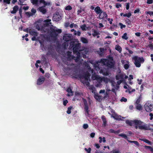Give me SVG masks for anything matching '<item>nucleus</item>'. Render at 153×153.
Returning a JSON list of instances; mask_svg holds the SVG:
<instances>
[{"label":"nucleus","instance_id":"4be33fe9","mask_svg":"<svg viewBox=\"0 0 153 153\" xmlns=\"http://www.w3.org/2000/svg\"><path fill=\"white\" fill-rule=\"evenodd\" d=\"M94 11L97 14H99L102 11L100 7L99 6L96 7L94 9Z\"/></svg>","mask_w":153,"mask_h":153},{"label":"nucleus","instance_id":"20e7f679","mask_svg":"<svg viewBox=\"0 0 153 153\" xmlns=\"http://www.w3.org/2000/svg\"><path fill=\"white\" fill-rule=\"evenodd\" d=\"M108 59H101L99 63H102L110 68L113 67L115 64L113 57L109 56Z\"/></svg>","mask_w":153,"mask_h":153},{"label":"nucleus","instance_id":"f257e3e1","mask_svg":"<svg viewBox=\"0 0 153 153\" xmlns=\"http://www.w3.org/2000/svg\"><path fill=\"white\" fill-rule=\"evenodd\" d=\"M80 44H78L76 45L73 48V52L76 56L74 57L76 58L74 59L76 62H78L80 60V53H82L83 57L85 58L86 56L85 54H87L89 51V49L88 48L84 47L82 49L80 50Z\"/></svg>","mask_w":153,"mask_h":153},{"label":"nucleus","instance_id":"c756f323","mask_svg":"<svg viewBox=\"0 0 153 153\" xmlns=\"http://www.w3.org/2000/svg\"><path fill=\"white\" fill-rule=\"evenodd\" d=\"M111 117H113L115 119L118 120V119H120L121 118H120L121 117V116H118L117 115V114H115L114 116H113L112 115H111Z\"/></svg>","mask_w":153,"mask_h":153},{"label":"nucleus","instance_id":"9d476101","mask_svg":"<svg viewBox=\"0 0 153 153\" xmlns=\"http://www.w3.org/2000/svg\"><path fill=\"white\" fill-rule=\"evenodd\" d=\"M121 62L122 64L123 65V67L126 70H127L129 68L130 64L128 61L125 60H122L121 61Z\"/></svg>","mask_w":153,"mask_h":153},{"label":"nucleus","instance_id":"aec40b11","mask_svg":"<svg viewBox=\"0 0 153 153\" xmlns=\"http://www.w3.org/2000/svg\"><path fill=\"white\" fill-rule=\"evenodd\" d=\"M101 119L102 120L103 123L102 126H103L105 127L106 126L107 123L106 118L104 116L102 115L101 117Z\"/></svg>","mask_w":153,"mask_h":153},{"label":"nucleus","instance_id":"7ed1b4c3","mask_svg":"<svg viewBox=\"0 0 153 153\" xmlns=\"http://www.w3.org/2000/svg\"><path fill=\"white\" fill-rule=\"evenodd\" d=\"M90 75L89 73L87 72L84 74L81 77V79L82 82L85 84L88 87V88L92 90V92H94V91L95 90V88L93 85H90L89 81H90Z\"/></svg>","mask_w":153,"mask_h":153},{"label":"nucleus","instance_id":"f8f14e48","mask_svg":"<svg viewBox=\"0 0 153 153\" xmlns=\"http://www.w3.org/2000/svg\"><path fill=\"white\" fill-rule=\"evenodd\" d=\"M99 93L100 94H104V96L102 97V98H103L104 99H105L106 98H108L109 97L108 93L106 92L105 90L104 89L100 90L99 91Z\"/></svg>","mask_w":153,"mask_h":153},{"label":"nucleus","instance_id":"6ab92c4d","mask_svg":"<svg viewBox=\"0 0 153 153\" xmlns=\"http://www.w3.org/2000/svg\"><path fill=\"white\" fill-rule=\"evenodd\" d=\"M45 7V6L39 7L38 9L43 14L45 13L46 12V10Z\"/></svg>","mask_w":153,"mask_h":153},{"label":"nucleus","instance_id":"4468645a","mask_svg":"<svg viewBox=\"0 0 153 153\" xmlns=\"http://www.w3.org/2000/svg\"><path fill=\"white\" fill-rule=\"evenodd\" d=\"M72 35L70 34H65L63 36V39L66 41H70L71 39Z\"/></svg>","mask_w":153,"mask_h":153},{"label":"nucleus","instance_id":"09e8293b","mask_svg":"<svg viewBox=\"0 0 153 153\" xmlns=\"http://www.w3.org/2000/svg\"><path fill=\"white\" fill-rule=\"evenodd\" d=\"M74 34L75 35L80 36L81 34V32L79 31H75L74 33Z\"/></svg>","mask_w":153,"mask_h":153},{"label":"nucleus","instance_id":"ddd939ff","mask_svg":"<svg viewBox=\"0 0 153 153\" xmlns=\"http://www.w3.org/2000/svg\"><path fill=\"white\" fill-rule=\"evenodd\" d=\"M36 9L32 8L31 10V12H28L26 13V14L27 16L29 17L31 16H33L35 15V14L36 12Z\"/></svg>","mask_w":153,"mask_h":153},{"label":"nucleus","instance_id":"3c124183","mask_svg":"<svg viewBox=\"0 0 153 153\" xmlns=\"http://www.w3.org/2000/svg\"><path fill=\"white\" fill-rule=\"evenodd\" d=\"M85 150L88 153H90L91 151V149L90 148H89L88 149L86 148H85Z\"/></svg>","mask_w":153,"mask_h":153},{"label":"nucleus","instance_id":"1a4fd4ad","mask_svg":"<svg viewBox=\"0 0 153 153\" xmlns=\"http://www.w3.org/2000/svg\"><path fill=\"white\" fill-rule=\"evenodd\" d=\"M144 107L147 112H149L153 110V105L149 102H147L145 104Z\"/></svg>","mask_w":153,"mask_h":153},{"label":"nucleus","instance_id":"5fc2aeb1","mask_svg":"<svg viewBox=\"0 0 153 153\" xmlns=\"http://www.w3.org/2000/svg\"><path fill=\"white\" fill-rule=\"evenodd\" d=\"M88 127V125L87 124H84L83 125V128L85 129H87Z\"/></svg>","mask_w":153,"mask_h":153},{"label":"nucleus","instance_id":"a19ab883","mask_svg":"<svg viewBox=\"0 0 153 153\" xmlns=\"http://www.w3.org/2000/svg\"><path fill=\"white\" fill-rule=\"evenodd\" d=\"M55 32L56 33V32L57 33H56V35H57L58 33H61L62 32V30L61 29H57L54 30Z\"/></svg>","mask_w":153,"mask_h":153},{"label":"nucleus","instance_id":"e2e57ef3","mask_svg":"<svg viewBox=\"0 0 153 153\" xmlns=\"http://www.w3.org/2000/svg\"><path fill=\"white\" fill-rule=\"evenodd\" d=\"M129 7V3H126V9L127 10H128Z\"/></svg>","mask_w":153,"mask_h":153},{"label":"nucleus","instance_id":"bb28decb","mask_svg":"<svg viewBox=\"0 0 153 153\" xmlns=\"http://www.w3.org/2000/svg\"><path fill=\"white\" fill-rule=\"evenodd\" d=\"M81 41L83 43L86 44L88 42V40L87 39L82 37L81 38Z\"/></svg>","mask_w":153,"mask_h":153},{"label":"nucleus","instance_id":"b1692460","mask_svg":"<svg viewBox=\"0 0 153 153\" xmlns=\"http://www.w3.org/2000/svg\"><path fill=\"white\" fill-rule=\"evenodd\" d=\"M18 7L17 6H15L13 9V10L11 11V13L12 14L15 13L18 10Z\"/></svg>","mask_w":153,"mask_h":153},{"label":"nucleus","instance_id":"c85d7f7f","mask_svg":"<svg viewBox=\"0 0 153 153\" xmlns=\"http://www.w3.org/2000/svg\"><path fill=\"white\" fill-rule=\"evenodd\" d=\"M31 1L33 4L37 5L38 2V1L40 2V0H31Z\"/></svg>","mask_w":153,"mask_h":153},{"label":"nucleus","instance_id":"0e129e2a","mask_svg":"<svg viewBox=\"0 0 153 153\" xmlns=\"http://www.w3.org/2000/svg\"><path fill=\"white\" fill-rule=\"evenodd\" d=\"M69 25V23L68 22H65V26L66 27H68Z\"/></svg>","mask_w":153,"mask_h":153},{"label":"nucleus","instance_id":"a211bd4d","mask_svg":"<svg viewBox=\"0 0 153 153\" xmlns=\"http://www.w3.org/2000/svg\"><path fill=\"white\" fill-rule=\"evenodd\" d=\"M94 97L97 100L99 101H100L102 99V96L100 95L97 93H94Z\"/></svg>","mask_w":153,"mask_h":153},{"label":"nucleus","instance_id":"4c0bfd02","mask_svg":"<svg viewBox=\"0 0 153 153\" xmlns=\"http://www.w3.org/2000/svg\"><path fill=\"white\" fill-rule=\"evenodd\" d=\"M131 15V13H127L124 14L123 15V16L124 17H127L128 18H129Z\"/></svg>","mask_w":153,"mask_h":153},{"label":"nucleus","instance_id":"79ce46f5","mask_svg":"<svg viewBox=\"0 0 153 153\" xmlns=\"http://www.w3.org/2000/svg\"><path fill=\"white\" fill-rule=\"evenodd\" d=\"M143 141L144 142H145L146 143H147L149 145H151L152 144V142H150V141H149V140H148L144 139V140H143Z\"/></svg>","mask_w":153,"mask_h":153},{"label":"nucleus","instance_id":"a18cd8bd","mask_svg":"<svg viewBox=\"0 0 153 153\" xmlns=\"http://www.w3.org/2000/svg\"><path fill=\"white\" fill-rule=\"evenodd\" d=\"M69 26L71 28H72L73 27H78L77 25L76 24H74V23L71 24Z\"/></svg>","mask_w":153,"mask_h":153},{"label":"nucleus","instance_id":"f3484780","mask_svg":"<svg viewBox=\"0 0 153 153\" xmlns=\"http://www.w3.org/2000/svg\"><path fill=\"white\" fill-rule=\"evenodd\" d=\"M45 80V78L44 77H40L37 80V84L38 85H41L43 82Z\"/></svg>","mask_w":153,"mask_h":153},{"label":"nucleus","instance_id":"ea45409f","mask_svg":"<svg viewBox=\"0 0 153 153\" xmlns=\"http://www.w3.org/2000/svg\"><path fill=\"white\" fill-rule=\"evenodd\" d=\"M73 107L71 106L69 107L68 108V110L67 111V113L68 114H70L71 113V110L72 108Z\"/></svg>","mask_w":153,"mask_h":153},{"label":"nucleus","instance_id":"338daca9","mask_svg":"<svg viewBox=\"0 0 153 153\" xmlns=\"http://www.w3.org/2000/svg\"><path fill=\"white\" fill-rule=\"evenodd\" d=\"M146 13L147 14H149L150 16L153 15V12L152 11H149L147 12Z\"/></svg>","mask_w":153,"mask_h":153},{"label":"nucleus","instance_id":"9b49d317","mask_svg":"<svg viewBox=\"0 0 153 153\" xmlns=\"http://www.w3.org/2000/svg\"><path fill=\"white\" fill-rule=\"evenodd\" d=\"M62 15L57 13L55 14L53 17V19L56 21H58L62 18Z\"/></svg>","mask_w":153,"mask_h":153},{"label":"nucleus","instance_id":"e433bc0d","mask_svg":"<svg viewBox=\"0 0 153 153\" xmlns=\"http://www.w3.org/2000/svg\"><path fill=\"white\" fill-rule=\"evenodd\" d=\"M119 136L125 139H127V137L126 135L124 134H119Z\"/></svg>","mask_w":153,"mask_h":153},{"label":"nucleus","instance_id":"c03bdc74","mask_svg":"<svg viewBox=\"0 0 153 153\" xmlns=\"http://www.w3.org/2000/svg\"><path fill=\"white\" fill-rule=\"evenodd\" d=\"M99 34V33L97 31L94 30L93 33H92V35L94 36H95Z\"/></svg>","mask_w":153,"mask_h":153},{"label":"nucleus","instance_id":"0eeeda50","mask_svg":"<svg viewBox=\"0 0 153 153\" xmlns=\"http://www.w3.org/2000/svg\"><path fill=\"white\" fill-rule=\"evenodd\" d=\"M42 22V21H41L40 20H38L36 22L35 25L36 28L38 30H40L41 32L43 33L44 32H45V31L43 29Z\"/></svg>","mask_w":153,"mask_h":153},{"label":"nucleus","instance_id":"58836bf2","mask_svg":"<svg viewBox=\"0 0 153 153\" xmlns=\"http://www.w3.org/2000/svg\"><path fill=\"white\" fill-rule=\"evenodd\" d=\"M84 11V10L82 9L81 7L80 9L77 10V15H79L80 13H81L82 11Z\"/></svg>","mask_w":153,"mask_h":153},{"label":"nucleus","instance_id":"4d7b16f0","mask_svg":"<svg viewBox=\"0 0 153 153\" xmlns=\"http://www.w3.org/2000/svg\"><path fill=\"white\" fill-rule=\"evenodd\" d=\"M149 116L150 117V119L152 120L153 119V114L152 113H150L149 114Z\"/></svg>","mask_w":153,"mask_h":153},{"label":"nucleus","instance_id":"680f3d73","mask_svg":"<svg viewBox=\"0 0 153 153\" xmlns=\"http://www.w3.org/2000/svg\"><path fill=\"white\" fill-rule=\"evenodd\" d=\"M137 80L138 81V83L139 85H140L142 83V82L143 81V80L142 79L139 80V79H138Z\"/></svg>","mask_w":153,"mask_h":153},{"label":"nucleus","instance_id":"39448f33","mask_svg":"<svg viewBox=\"0 0 153 153\" xmlns=\"http://www.w3.org/2000/svg\"><path fill=\"white\" fill-rule=\"evenodd\" d=\"M91 77L93 80H96L100 82H102V81H103L105 83H107L110 81L108 79L105 77H101L95 73L92 74Z\"/></svg>","mask_w":153,"mask_h":153},{"label":"nucleus","instance_id":"cd10ccee","mask_svg":"<svg viewBox=\"0 0 153 153\" xmlns=\"http://www.w3.org/2000/svg\"><path fill=\"white\" fill-rule=\"evenodd\" d=\"M99 72L100 74H102L104 75L107 76L108 75V72L107 71L105 72L104 71V70H101Z\"/></svg>","mask_w":153,"mask_h":153},{"label":"nucleus","instance_id":"f704fd0d","mask_svg":"<svg viewBox=\"0 0 153 153\" xmlns=\"http://www.w3.org/2000/svg\"><path fill=\"white\" fill-rule=\"evenodd\" d=\"M131 88H129V89H128V91H126V92L128 91L129 93L130 94L131 93L134 92L135 91V89H132L131 90Z\"/></svg>","mask_w":153,"mask_h":153},{"label":"nucleus","instance_id":"473e14b6","mask_svg":"<svg viewBox=\"0 0 153 153\" xmlns=\"http://www.w3.org/2000/svg\"><path fill=\"white\" fill-rule=\"evenodd\" d=\"M136 107L137 110H140L142 109V106L140 104L136 105Z\"/></svg>","mask_w":153,"mask_h":153},{"label":"nucleus","instance_id":"393cba45","mask_svg":"<svg viewBox=\"0 0 153 153\" xmlns=\"http://www.w3.org/2000/svg\"><path fill=\"white\" fill-rule=\"evenodd\" d=\"M115 49L118 51L120 53L121 52L122 49L119 45H117L115 46Z\"/></svg>","mask_w":153,"mask_h":153},{"label":"nucleus","instance_id":"603ef678","mask_svg":"<svg viewBox=\"0 0 153 153\" xmlns=\"http://www.w3.org/2000/svg\"><path fill=\"white\" fill-rule=\"evenodd\" d=\"M122 6L121 4L119 3H116V8H118L120 7H121Z\"/></svg>","mask_w":153,"mask_h":153},{"label":"nucleus","instance_id":"bf43d9fd","mask_svg":"<svg viewBox=\"0 0 153 153\" xmlns=\"http://www.w3.org/2000/svg\"><path fill=\"white\" fill-rule=\"evenodd\" d=\"M153 2V0H147V3L148 4H151Z\"/></svg>","mask_w":153,"mask_h":153},{"label":"nucleus","instance_id":"774afa93","mask_svg":"<svg viewBox=\"0 0 153 153\" xmlns=\"http://www.w3.org/2000/svg\"><path fill=\"white\" fill-rule=\"evenodd\" d=\"M68 102V100H66L63 101V105L65 106Z\"/></svg>","mask_w":153,"mask_h":153},{"label":"nucleus","instance_id":"8fccbe9b","mask_svg":"<svg viewBox=\"0 0 153 153\" xmlns=\"http://www.w3.org/2000/svg\"><path fill=\"white\" fill-rule=\"evenodd\" d=\"M120 101L122 102H126L127 101V99L124 97H122L120 99Z\"/></svg>","mask_w":153,"mask_h":153},{"label":"nucleus","instance_id":"5701e85b","mask_svg":"<svg viewBox=\"0 0 153 153\" xmlns=\"http://www.w3.org/2000/svg\"><path fill=\"white\" fill-rule=\"evenodd\" d=\"M40 3H43L45 6L49 5L51 4L50 1L45 2L44 0H40Z\"/></svg>","mask_w":153,"mask_h":153},{"label":"nucleus","instance_id":"c9c22d12","mask_svg":"<svg viewBox=\"0 0 153 153\" xmlns=\"http://www.w3.org/2000/svg\"><path fill=\"white\" fill-rule=\"evenodd\" d=\"M122 39L125 40H127L128 39V37L127 36V34L126 33H125L122 36Z\"/></svg>","mask_w":153,"mask_h":153},{"label":"nucleus","instance_id":"052dcab7","mask_svg":"<svg viewBox=\"0 0 153 153\" xmlns=\"http://www.w3.org/2000/svg\"><path fill=\"white\" fill-rule=\"evenodd\" d=\"M100 50L101 53H99L100 55L102 54L103 53V51H104V49L102 48H100Z\"/></svg>","mask_w":153,"mask_h":153},{"label":"nucleus","instance_id":"a878e982","mask_svg":"<svg viewBox=\"0 0 153 153\" xmlns=\"http://www.w3.org/2000/svg\"><path fill=\"white\" fill-rule=\"evenodd\" d=\"M30 34L34 36H37L38 35V33L37 32L33 30H30L29 31Z\"/></svg>","mask_w":153,"mask_h":153},{"label":"nucleus","instance_id":"2eb2a0df","mask_svg":"<svg viewBox=\"0 0 153 153\" xmlns=\"http://www.w3.org/2000/svg\"><path fill=\"white\" fill-rule=\"evenodd\" d=\"M99 14V18L100 19H107L108 16L105 13L102 11Z\"/></svg>","mask_w":153,"mask_h":153},{"label":"nucleus","instance_id":"72a5a7b5","mask_svg":"<svg viewBox=\"0 0 153 153\" xmlns=\"http://www.w3.org/2000/svg\"><path fill=\"white\" fill-rule=\"evenodd\" d=\"M145 148L146 149H149L151 152H153V148L150 146H145Z\"/></svg>","mask_w":153,"mask_h":153},{"label":"nucleus","instance_id":"69168bd1","mask_svg":"<svg viewBox=\"0 0 153 153\" xmlns=\"http://www.w3.org/2000/svg\"><path fill=\"white\" fill-rule=\"evenodd\" d=\"M95 67L97 71H99L100 69L99 65H97Z\"/></svg>","mask_w":153,"mask_h":153},{"label":"nucleus","instance_id":"f03ea898","mask_svg":"<svg viewBox=\"0 0 153 153\" xmlns=\"http://www.w3.org/2000/svg\"><path fill=\"white\" fill-rule=\"evenodd\" d=\"M126 123L130 126H135V128L137 129L138 128L141 130H147L151 129L149 126L145 124L143 122L140 120H128L126 121Z\"/></svg>","mask_w":153,"mask_h":153},{"label":"nucleus","instance_id":"2f4dec72","mask_svg":"<svg viewBox=\"0 0 153 153\" xmlns=\"http://www.w3.org/2000/svg\"><path fill=\"white\" fill-rule=\"evenodd\" d=\"M127 140L128 142L130 143H133L134 144H135L136 145H137V146H138L139 145V144L137 141H131V140Z\"/></svg>","mask_w":153,"mask_h":153},{"label":"nucleus","instance_id":"423d86ee","mask_svg":"<svg viewBox=\"0 0 153 153\" xmlns=\"http://www.w3.org/2000/svg\"><path fill=\"white\" fill-rule=\"evenodd\" d=\"M132 59L134 61V64L136 67H140L141 66L140 63L144 62V59L143 58H140L135 56L132 57Z\"/></svg>","mask_w":153,"mask_h":153},{"label":"nucleus","instance_id":"49530a36","mask_svg":"<svg viewBox=\"0 0 153 153\" xmlns=\"http://www.w3.org/2000/svg\"><path fill=\"white\" fill-rule=\"evenodd\" d=\"M97 81L98 82V83L95 84V86L96 87H97L100 88L101 86V82H99V81Z\"/></svg>","mask_w":153,"mask_h":153},{"label":"nucleus","instance_id":"13d9d810","mask_svg":"<svg viewBox=\"0 0 153 153\" xmlns=\"http://www.w3.org/2000/svg\"><path fill=\"white\" fill-rule=\"evenodd\" d=\"M107 19L109 21V23L110 24H112L113 21V19H111L110 18H108Z\"/></svg>","mask_w":153,"mask_h":153},{"label":"nucleus","instance_id":"de8ad7c7","mask_svg":"<svg viewBox=\"0 0 153 153\" xmlns=\"http://www.w3.org/2000/svg\"><path fill=\"white\" fill-rule=\"evenodd\" d=\"M72 7L70 5H68L65 7V10H71Z\"/></svg>","mask_w":153,"mask_h":153},{"label":"nucleus","instance_id":"37998d69","mask_svg":"<svg viewBox=\"0 0 153 153\" xmlns=\"http://www.w3.org/2000/svg\"><path fill=\"white\" fill-rule=\"evenodd\" d=\"M82 30H85L86 29V26L85 25H83L80 26Z\"/></svg>","mask_w":153,"mask_h":153},{"label":"nucleus","instance_id":"6e6d98bb","mask_svg":"<svg viewBox=\"0 0 153 153\" xmlns=\"http://www.w3.org/2000/svg\"><path fill=\"white\" fill-rule=\"evenodd\" d=\"M4 2L7 4H9L10 3V0H3Z\"/></svg>","mask_w":153,"mask_h":153},{"label":"nucleus","instance_id":"412c9836","mask_svg":"<svg viewBox=\"0 0 153 153\" xmlns=\"http://www.w3.org/2000/svg\"><path fill=\"white\" fill-rule=\"evenodd\" d=\"M66 91L68 93V94H67V96H70L73 95V91L70 88H68L66 90Z\"/></svg>","mask_w":153,"mask_h":153},{"label":"nucleus","instance_id":"dca6fc26","mask_svg":"<svg viewBox=\"0 0 153 153\" xmlns=\"http://www.w3.org/2000/svg\"><path fill=\"white\" fill-rule=\"evenodd\" d=\"M83 102L84 103V108L85 110V111L88 114L89 111L88 110V104H87V101L86 100L84 99H82Z\"/></svg>","mask_w":153,"mask_h":153},{"label":"nucleus","instance_id":"864d4df0","mask_svg":"<svg viewBox=\"0 0 153 153\" xmlns=\"http://www.w3.org/2000/svg\"><path fill=\"white\" fill-rule=\"evenodd\" d=\"M119 24L120 26V28L121 29H122L123 28H125L126 27V25H123L121 23H119Z\"/></svg>","mask_w":153,"mask_h":153},{"label":"nucleus","instance_id":"6e6552de","mask_svg":"<svg viewBox=\"0 0 153 153\" xmlns=\"http://www.w3.org/2000/svg\"><path fill=\"white\" fill-rule=\"evenodd\" d=\"M128 78V76L125 75L124 73H120V72L119 73L117 74L116 76V78L117 80H120L123 81L124 79H126Z\"/></svg>","mask_w":153,"mask_h":153},{"label":"nucleus","instance_id":"7c9ffc66","mask_svg":"<svg viewBox=\"0 0 153 153\" xmlns=\"http://www.w3.org/2000/svg\"><path fill=\"white\" fill-rule=\"evenodd\" d=\"M82 94H80L78 92H76L75 94V98L77 99H78L79 98H79L80 97H81Z\"/></svg>","mask_w":153,"mask_h":153}]
</instances>
